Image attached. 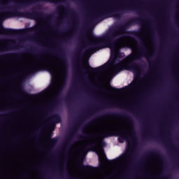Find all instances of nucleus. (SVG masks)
Returning a JSON list of instances; mask_svg holds the SVG:
<instances>
[{"label": "nucleus", "instance_id": "obj_5", "mask_svg": "<svg viewBox=\"0 0 179 179\" xmlns=\"http://www.w3.org/2000/svg\"><path fill=\"white\" fill-rule=\"evenodd\" d=\"M12 15L15 16V17H23L25 19H33L34 20H37L38 19H43L45 17V15L43 12L36 11V8H31V12H20L17 10H14L12 12Z\"/></svg>", "mask_w": 179, "mask_h": 179}, {"label": "nucleus", "instance_id": "obj_9", "mask_svg": "<svg viewBox=\"0 0 179 179\" xmlns=\"http://www.w3.org/2000/svg\"><path fill=\"white\" fill-rule=\"evenodd\" d=\"M89 148L96 149V153L99 156H100V152H104V149L99 148V143L97 141H93L85 145V149H89Z\"/></svg>", "mask_w": 179, "mask_h": 179}, {"label": "nucleus", "instance_id": "obj_38", "mask_svg": "<svg viewBox=\"0 0 179 179\" xmlns=\"http://www.w3.org/2000/svg\"><path fill=\"white\" fill-rule=\"evenodd\" d=\"M71 15H75V11L71 10Z\"/></svg>", "mask_w": 179, "mask_h": 179}, {"label": "nucleus", "instance_id": "obj_41", "mask_svg": "<svg viewBox=\"0 0 179 179\" xmlns=\"http://www.w3.org/2000/svg\"><path fill=\"white\" fill-rule=\"evenodd\" d=\"M1 50V51H2V49H0Z\"/></svg>", "mask_w": 179, "mask_h": 179}, {"label": "nucleus", "instance_id": "obj_29", "mask_svg": "<svg viewBox=\"0 0 179 179\" xmlns=\"http://www.w3.org/2000/svg\"><path fill=\"white\" fill-rule=\"evenodd\" d=\"M100 145H101V146H106V143L104 142V141H103V140H101V141H100Z\"/></svg>", "mask_w": 179, "mask_h": 179}, {"label": "nucleus", "instance_id": "obj_42", "mask_svg": "<svg viewBox=\"0 0 179 179\" xmlns=\"http://www.w3.org/2000/svg\"><path fill=\"white\" fill-rule=\"evenodd\" d=\"M178 167H179V165H178Z\"/></svg>", "mask_w": 179, "mask_h": 179}, {"label": "nucleus", "instance_id": "obj_19", "mask_svg": "<svg viewBox=\"0 0 179 179\" xmlns=\"http://www.w3.org/2000/svg\"><path fill=\"white\" fill-rule=\"evenodd\" d=\"M85 57V53H83V52L82 50H80L78 52V58L79 61H82V59H83V57Z\"/></svg>", "mask_w": 179, "mask_h": 179}, {"label": "nucleus", "instance_id": "obj_4", "mask_svg": "<svg viewBox=\"0 0 179 179\" xmlns=\"http://www.w3.org/2000/svg\"><path fill=\"white\" fill-rule=\"evenodd\" d=\"M110 136H119L118 142L120 143H124L125 141L128 142L129 145L131 143V141H129V136L127 135V133H124L120 129L106 130L104 132L99 134V137L102 139H104V138H110Z\"/></svg>", "mask_w": 179, "mask_h": 179}, {"label": "nucleus", "instance_id": "obj_31", "mask_svg": "<svg viewBox=\"0 0 179 179\" xmlns=\"http://www.w3.org/2000/svg\"><path fill=\"white\" fill-rule=\"evenodd\" d=\"M38 136V134L36 133V134H34V139H37Z\"/></svg>", "mask_w": 179, "mask_h": 179}, {"label": "nucleus", "instance_id": "obj_24", "mask_svg": "<svg viewBox=\"0 0 179 179\" xmlns=\"http://www.w3.org/2000/svg\"><path fill=\"white\" fill-rule=\"evenodd\" d=\"M49 139L51 142V143H52L53 145H55V143H57V142H58V139L54 138H51V137H49Z\"/></svg>", "mask_w": 179, "mask_h": 179}, {"label": "nucleus", "instance_id": "obj_23", "mask_svg": "<svg viewBox=\"0 0 179 179\" xmlns=\"http://www.w3.org/2000/svg\"><path fill=\"white\" fill-rule=\"evenodd\" d=\"M132 157V153H131L129 151H127L124 155L123 158L124 159H128V157Z\"/></svg>", "mask_w": 179, "mask_h": 179}, {"label": "nucleus", "instance_id": "obj_25", "mask_svg": "<svg viewBox=\"0 0 179 179\" xmlns=\"http://www.w3.org/2000/svg\"><path fill=\"white\" fill-rule=\"evenodd\" d=\"M159 178H162V177H164L166 179H171V176L168 175V176H163V173L160 174L159 176Z\"/></svg>", "mask_w": 179, "mask_h": 179}, {"label": "nucleus", "instance_id": "obj_8", "mask_svg": "<svg viewBox=\"0 0 179 179\" xmlns=\"http://www.w3.org/2000/svg\"><path fill=\"white\" fill-rule=\"evenodd\" d=\"M1 31L3 33V34H19L22 32V30L20 29H12L9 28H3L2 25H1Z\"/></svg>", "mask_w": 179, "mask_h": 179}, {"label": "nucleus", "instance_id": "obj_22", "mask_svg": "<svg viewBox=\"0 0 179 179\" xmlns=\"http://www.w3.org/2000/svg\"><path fill=\"white\" fill-rule=\"evenodd\" d=\"M20 90L22 93L23 96H25V97H29V96H30V94H27V92L24 91V89H23V87H20Z\"/></svg>", "mask_w": 179, "mask_h": 179}, {"label": "nucleus", "instance_id": "obj_18", "mask_svg": "<svg viewBox=\"0 0 179 179\" xmlns=\"http://www.w3.org/2000/svg\"><path fill=\"white\" fill-rule=\"evenodd\" d=\"M84 132V135L83 136H78V139H80V141H83V139H89V138H93V136H90L89 134H87L85 131Z\"/></svg>", "mask_w": 179, "mask_h": 179}, {"label": "nucleus", "instance_id": "obj_15", "mask_svg": "<svg viewBox=\"0 0 179 179\" xmlns=\"http://www.w3.org/2000/svg\"><path fill=\"white\" fill-rule=\"evenodd\" d=\"M80 169H83V170H85V171H90V172L94 171V167L90 165H85L83 164V162H82L80 164Z\"/></svg>", "mask_w": 179, "mask_h": 179}, {"label": "nucleus", "instance_id": "obj_33", "mask_svg": "<svg viewBox=\"0 0 179 179\" xmlns=\"http://www.w3.org/2000/svg\"><path fill=\"white\" fill-rule=\"evenodd\" d=\"M81 37H84V38H87V36L86 35H85V34H82Z\"/></svg>", "mask_w": 179, "mask_h": 179}, {"label": "nucleus", "instance_id": "obj_1", "mask_svg": "<svg viewBox=\"0 0 179 179\" xmlns=\"http://www.w3.org/2000/svg\"><path fill=\"white\" fill-rule=\"evenodd\" d=\"M138 23H143L142 17H134L129 20L127 22L122 24H120L115 28H111L108 32L103 34L102 36L96 37L92 36L94 40L93 42L89 41L88 44L91 46V50H100V48H104L107 47L110 49L111 52V61L110 64L113 66V71L115 73H118L121 71H134L138 72L141 69V66L135 61L141 59L143 55L147 58L150 65H155V62H152L149 59V55L146 52V45L145 42L141 40V53L138 55H129L119 64H115V59L117 58H121V53L116 52L117 44H118L117 37L122 36V34H132V36H139V31H127L128 27H131L133 24H138Z\"/></svg>", "mask_w": 179, "mask_h": 179}, {"label": "nucleus", "instance_id": "obj_40", "mask_svg": "<svg viewBox=\"0 0 179 179\" xmlns=\"http://www.w3.org/2000/svg\"><path fill=\"white\" fill-rule=\"evenodd\" d=\"M155 139H157V136H155Z\"/></svg>", "mask_w": 179, "mask_h": 179}, {"label": "nucleus", "instance_id": "obj_34", "mask_svg": "<svg viewBox=\"0 0 179 179\" xmlns=\"http://www.w3.org/2000/svg\"><path fill=\"white\" fill-rule=\"evenodd\" d=\"M52 51V49H48V50H46V52H50Z\"/></svg>", "mask_w": 179, "mask_h": 179}, {"label": "nucleus", "instance_id": "obj_39", "mask_svg": "<svg viewBox=\"0 0 179 179\" xmlns=\"http://www.w3.org/2000/svg\"><path fill=\"white\" fill-rule=\"evenodd\" d=\"M144 138H145V139H148V136H144Z\"/></svg>", "mask_w": 179, "mask_h": 179}, {"label": "nucleus", "instance_id": "obj_28", "mask_svg": "<svg viewBox=\"0 0 179 179\" xmlns=\"http://www.w3.org/2000/svg\"><path fill=\"white\" fill-rule=\"evenodd\" d=\"M72 38V35L69 36H66V38L64 39V41H69Z\"/></svg>", "mask_w": 179, "mask_h": 179}, {"label": "nucleus", "instance_id": "obj_7", "mask_svg": "<svg viewBox=\"0 0 179 179\" xmlns=\"http://www.w3.org/2000/svg\"><path fill=\"white\" fill-rule=\"evenodd\" d=\"M108 68V63H106L97 68L91 67L89 63L87 64V68H85L83 66V64H81V69L83 72H87V73H85V75H89V73H96V72H104V71H106Z\"/></svg>", "mask_w": 179, "mask_h": 179}, {"label": "nucleus", "instance_id": "obj_14", "mask_svg": "<svg viewBox=\"0 0 179 179\" xmlns=\"http://www.w3.org/2000/svg\"><path fill=\"white\" fill-rule=\"evenodd\" d=\"M40 69H43V66H32L27 70V73H36Z\"/></svg>", "mask_w": 179, "mask_h": 179}, {"label": "nucleus", "instance_id": "obj_36", "mask_svg": "<svg viewBox=\"0 0 179 179\" xmlns=\"http://www.w3.org/2000/svg\"><path fill=\"white\" fill-rule=\"evenodd\" d=\"M87 82L88 83H92V80H91L90 79H87Z\"/></svg>", "mask_w": 179, "mask_h": 179}, {"label": "nucleus", "instance_id": "obj_27", "mask_svg": "<svg viewBox=\"0 0 179 179\" xmlns=\"http://www.w3.org/2000/svg\"><path fill=\"white\" fill-rule=\"evenodd\" d=\"M110 89H111L112 90H114L115 92H121V90H122V89L114 88V87H110Z\"/></svg>", "mask_w": 179, "mask_h": 179}, {"label": "nucleus", "instance_id": "obj_37", "mask_svg": "<svg viewBox=\"0 0 179 179\" xmlns=\"http://www.w3.org/2000/svg\"><path fill=\"white\" fill-rule=\"evenodd\" d=\"M103 91H104L106 93L108 92V90H107V88H105V89L103 90Z\"/></svg>", "mask_w": 179, "mask_h": 179}, {"label": "nucleus", "instance_id": "obj_32", "mask_svg": "<svg viewBox=\"0 0 179 179\" xmlns=\"http://www.w3.org/2000/svg\"><path fill=\"white\" fill-rule=\"evenodd\" d=\"M66 100L67 101H69L71 100V96H67V97L66 98Z\"/></svg>", "mask_w": 179, "mask_h": 179}, {"label": "nucleus", "instance_id": "obj_21", "mask_svg": "<svg viewBox=\"0 0 179 179\" xmlns=\"http://www.w3.org/2000/svg\"><path fill=\"white\" fill-rule=\"evenodd\" d=\"M9 16H10V15H8V14H6L5 13H0V19L1 20H3L6 19V17H9Z\"/></svg>", "mask_w": 179, "mask_h": 179}, {"label": "nucleus", "instance_id": "obj_35", "mask_svg": "<svg viewBox=\"0 0 179 179\" xmlns=\"http://www.w3.org/2000/svg\"><path fill=\"white\" fill-rule=\"evenodd\" d=\"M57 48V50H59L61 52V47H59V45H58Z\"/></svg>", "mask_w": 179, "mask_h": 179}, {"label": "nucleus", "instance_id": "obj_2", "mask_svg": "<svg viewBox=\"0 0 179 179\" xmlns=\"http://www.w3.org/2000/svg\"><path fill=\"white\" fill-rule=\"evenodd\" d=\"M131 10H138L132 1L129 0L125 6H120L117 8L109 7L96 12L92 17L91 20L104 19L106 17H120L121 13H125Z\"/></svg>", "mask_w": 179, "mask_h": 179}, {"label": "nucleus", "instance_id": "obj_3", "mask_svg": "<svg viewBox=\"0 0 179 179\" xmlns=\"http://www.w3.org/2000/svg\"><path fill=\"white\" fill-rule=\"evenodd\" d=\"M108 107H120V108H124V106L122 103L106 102L103 105L97 106L96 108L88 111L87 113V115H83L82 117H80L79 120L71 128V134H70L66 138V145L69 146V145L72 143V139H73V136H75L76 132H78L80 124L83 122V121H85V120H86V118H87V115H92V114H93V113H94L95 111H98V110H101L102 108H107Z\"/></svg>", "mask_w": 179, "mask_h": 179}, {"label": "nucleus", "instance_id": "obj_10", "mask_svg": "<svg viewBox=\"0 0 179 179\" xmlns=\"http://www.w3.org/2000/svg\"><path fill=\"white\" fill-rule=\"evenodd\" d=\"M48 122H50V125L59 124L62 122V118L61 117V115H59V114H54L50 117Z\"/></svg>", "mask_w": 179, "mask_h": 179}, {"label": "nucleus", "instance_id": "obj_16", "mask_svg": "<svg viewBox=\"0 0 179 179\" xmlns=\"http://www.w3.org/2000/svg\"><path fill=\"white\" fill-rule=\"evenodd\" d=\"M45 68L50 72L51 75H55L57 71L55 70V67L54 66H45Z\"/></svg>", "mask_w": 179, "mask_h": 179}, {"label": "nucleus", "instance_id": "obj_13", "mask_svg": "<svg viewBox=\"0 0 179 179\" xmlns=\"http://www.w3.org/2000/svg\"><path fill=\"white\" fill-rule=\"evenodd\" d=\"M145 157H152V156H155V157H159L162 160V154H160V151H157L156 150H153L152 151H149L145 155Z\"/></svg>", "mask_w": 179, "mask_h": 179}, {"label": "nucleus", "instance_id": "obj_26", "mask_svg": "<svg viewBox=\"0 0 179 179\" xmlns=\"http://www.w3.org/2000/svg\"><path fill=\"white\" fill-rule=\"evenodd\" d=\"M13 48H16V46L10 45L6 48V50H13Z\"/></svg>", "mask_w": 179, "mask_h": 179}, {"label": "nucleus", "instance_id": "obj_30", "mask_svg": "<svg viewBox=\"0 0 179 179\" xmlns=\"http://www.w3.org/2000/svg\"><path fill=\"white\" fill-rule=\"evenodd\" d=\"M99 164H103V159H101L100 157H99Z\"/></svg>", "mask_w": 179, "mask_h": 179}, {"label": "nucleus", "instance_id": "obj_6", "mask_svg": "<svg viewBox=\"0 0 179 179\" xmlns=\"http://www.w3.org/2000/svg\"><path fill=\"white\" fill-rule=\"evenodd\" d=\"M101 117H117L120 118H127L128 121L130 122V125L131 127V134L132 135L133 141H136V131H135V123H134V120L132 118L125 113H108L106 114L103 115Z\"/></svg>", "mask_w": 179, "mask_h": 179}, {"label": "nucleus", "instance_id": "obj_20", "mask_svg": "<svg viewBox=\"0 0 179 179\" xmlns=\"http://www.w3.org/2000/svg\"><path fill=\"white\" fill-rule=\"evenodd\" d=\"M29 30L31 31H35L36 33H38V31H40V30H41V27L38 26V27H31V28L29 29Z\"/></svg>", "mask_w": 179, "mask_h": 179}, {"label": "nucleus", "instance_id": "obj_17", "mask_svg": "<svg viewBox=\"0 0 179 179\" xmlns=\"http://www.w3.org/2000/svg\"><path fill=\"white\" fill-rule=\"evenodd\" d=\"M10 55H12L13 57H15V58H17V59H19V58H20V57H22V53H13V54H10V55H3L1 56L0 58H6V57H10Z\"/></svg>", "mask_w": 179, "mask_h": 179}, {"label": "nucleus", "instance_id": "obj_11", "mask_svg": "<svg viewBox=\"0 0 179 179\" xmlns=\"http://www.w3.org/2000/svg\"><path fill=\"white\" fill-rule=\"evenodd\" d=\"M60 58L63 68L64 69V76H68V59H66V57H65L64 55H60Z\"/></svg>", "mask_w": 179, "mask_h": 179}, {"label": "nucleus", "instance_id": "obj_12", "mask_svg": "<svg viewBox=\"0 0 179 179\" xmlns=\"http://www.w3.org/2000/svg\"><path fill=\"white\" fill-rule=\"evenodd\" d=\"M36 1V0H24V1L17 3L14 8L18 9L19 8H22V6H27V5H31V3H34Z\"/></svg>", "mask_w": 179, "mask_h": 179}]
</instances>
